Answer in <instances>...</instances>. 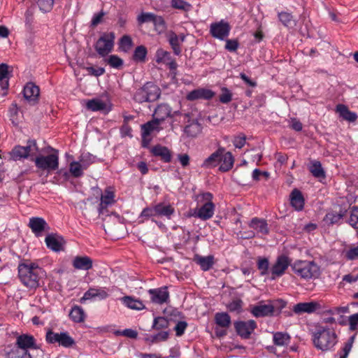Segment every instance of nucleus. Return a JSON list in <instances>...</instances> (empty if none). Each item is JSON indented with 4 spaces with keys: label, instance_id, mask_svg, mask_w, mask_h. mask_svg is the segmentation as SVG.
I'll use <instances>...</instances> for the list:
<instances>
[{
    "label": "nucleus",
    "instance_id": "nucleus-1",
    "mask_svg": "<svg viewBox=\"0 0 358 358\" xmlns=\"http://www.w3.org/2000/svg\"><path fill=\"white\" fill-rule=\"evenodd\" d=\"M42 273V268L36 263L29 260H25L18 265L20 280L24 286L30 289H36L39 286L40 275Z\"/></svg>",
    "mask_w": 358,
    "mask_h": 358
},
{
    "label": "nucleus",
    "instance_id": "nucleus-2",
    "mask_svg": "<svg viewBox=\"0 0 358 358\" xmlns=\"http://www.w3.org/2000/svg\"><path fill=\"white\" fill-rule=\"evenodd\" d=\"M313 342L317 349L329 351L337 343V336L333 329L318 326L313 334Z\"/></svg>",
    "mask_w": 358,
    "mask_h": 358
},
{
    "label": "nucleus",
    "instance_id": "nucleus-3",
    "mask_svg": "<svg viewBox=\"0 0 358 358\" xmlns=\"http://www.w3.org/2000/svg\"><path fill=\"white\" fill-rule=\"evenodd\" d=\"M38 348L33 336L22 334L17 337L16 346L7 352L8 358H32L29 350Z\"/></svg>",
    "mask_w": 358,
    "mask_h": 358
},
{
    "label": "nucleus",
    "instance_id": "nucleus-4",
    "mask_svg": "<svg viewBox=\"0 0 358 358\" xmlns=\"http://www.w3.org/2000/svg\"><path fill=\"white\" fill-rule=\"evenodd\" d=\"M294 273L304 280L315 279L320 275V266L313 261H296L292 266Z\"/></svg>",
    "mask_w": 358,
    "mask_h": 358
},
{
    "label": "nucleus",
    "instance_id": "nucleus-5",
    "mask_svg": "<svg viewBox=\"0 0 358 358\" xmlns=\"http://www.w3.org/2000/svg\"><path fill=\"white\" fill-rule=\"evenodd\" d=\"M160 95V88L152 82H147L135 92L133 98L136 102L142 103L154 102L159 99Z\"/></svg>",
    "mask_w": 358,
    "mask_h": 358
},
{
    "label": "nucleus",
    "instance_id": "nucleus-6",
    "mask_svg": "<svg viewBox=\"0 0 358 358\" xmlns=\"http://www.w3.org/2000/svg\"><path fill=\"white\" fill-rule=\"evenodd\" d=\"M49 149L52 152L47 156L39 155L34 159L31 158L34 161L36 166L42 171L51 172L55 171L59 167V153L58 150L50 147Z\"/></svg>",
    "mask_w": 358,
    "mask_h": 358
},
{
    "label": "nucleus",
    "instance_id": "nucleus-7",
    "mask_svg": "<svg viewBox=\"0 0 358 358\" xmlns=\"http://www.w3.org/2000/svg\"><path fill=\"white\" fill-rule=\"evenodd\" d=\"M201 197L204 203L201 207L194 209L192 215L201 220H207L214 215L215 205L212 201L213 194L210 192H206L202 194Z\"/></svg>",
    "mask_w": 358,
    "mask_h": 358
},
{
    "label": "nucleus",
    "instance_id": "nucleus-8",
    "mask_svg": "<svg viewBox=\"0 0 358 358\" xmlns=\"http://www.w3.org/2000/svg\"><path fill=\"white\" fill-rule=\"evenodd\" d=\"M38 151L36 141L29 140L25 146L16 145L10 152L11 158L15 160H21L35 155Z\"/></svg>",
    "mask_w": 358,
    "mask_h": 358
},
{
    "label": "nucleus",
    "instance_id": "nucleus-9",
    "mask_svg": "<svg viewBox=\"0 0 358 358\" xmlns=\"http://www.w3.org/2000/svg\"><path fill=\"white\" fill-rule=\"evenodd\" d=\"M115 38L113 32L102 34L95 44V50L100 56L104 57L113 50Z\"/></svg>",
    "mask_w": 358,
    "mask_h": 358
},
{
    "label": "nucleus",
    "instance_id": "nucleus-10",
    "mask_svg": "<svg viewBox=\"0 0 358 358\" xmlns=\"http://www.w3.org/2000/svg\"><path fill=\"white\" fill-rule=\"evenodd\" d=\"M45 339L48 343H58L64 348H70L75 344V341L67 332L55 333L52 330L48 331Z\"/></svg>",
    "mask_w": 358,
    "mask_h": 358
},
{
    "label": "nucleus",
    "instance_id": "nucleus-11",
    "mask_svg": "<svg viewBox=\"0 0 358 358\" xmlns=\"http://www.w3.org/2000/svg\"><path fill=\"white\" fill-rule=\"evenodd\" d=\"M234 325L237 334L244 339L249 338L252 333L257 328V323L253 320L236 321Z\"/></svg>",
    "mask_w": 358,
    "mask_h": 358
},
{
    "label": "nucleus",
    "instance_id": "nucleus-12",
    "mask_svg": "<svg viewBox=\"0 0 358 358\" xmlns=\"http://www.w3.org/2000/svg\"><path fill=\"white\" fill-rule=\"evenodd\" d=\"M231 27L229 24L222 20L218 22H214L210 24V32L211 35L220 40H224L227 38L230 32Z\"/></svg>",
    "mask_w": 358,
    "mask_h": 358
},
{
    "label": "nucleus",
    "instance_id": "nucleus-13",
    "mask_svg": "<svg viewBox=\"0 0 358 358\" xmlns=\"http://www.w3.org/2000/svg\"><path fill=\"white\" fill-rule=\"evenodd\" d=\"M289 264V258L287 256H279L271 268V273L272 275L271 279L274 280L277 277L282 276L288 268Z\"/></svg>",
    "mask_w": 358,
    "mask_h": 358
},
{
    "label": "nucleus",
    "instance_id": "nucleus-14",
    "mask_svg": "<svg viewBox=\"0 0 358 358\" xmlns=\"http://www.w3.org/2000/svg\"><path fill=\"white\" fill-rule=\"evenodd\" d=\"M166 38L173 53L176 55H180L182 51L181 45L185 41V36L183 34L177 35L174 31H169L166 33Z\"/></svg>",
    "mask_w": 358,
    "mask_h": 358
},
{
    "label": "nucleus",
    "instance_id": "nucleus-15",
    "mask_svg": "<svg viewBox=\"0 0 358 358\" xmlns=\"http://www.w3.org/2000/svg\"><path fill=\"white\" fill-rule=\"evenodd\" d=\"M108 294L106 288L104 287H90L87 292H85L80 298V303H84L87 300L98 299L99 300H103L108 297Z\"/></svg>",
    "mask_w": 358,
    "mask_h": 358
},
{
    "label": "nucleus",
    "instance_id": "nucleus-16",
    "mask_svg": "<svg viewBox=\"0 0 358 358\" xmlns=\"http://www.w3.org/2000/svg\"><path fill=\"white\" fill-rule=\"evenodd\" d=\"M150 294V299L152 303L163 304L166 303L169 299V293L166 287H162L157 289H152L148 291Z\"/></svg>",
    "mask_w": 358,
    "mask_h": 358
},
{
    "label": "nucleus",
    "instance_id": "nucleus-17",
    "mask_svg": "<svg viewBox=\"0 0 358 358\" xmlns=\"http://www.w3.org/2000/svg\"><path fill=\"white\" fill-rule=\"evenodd\" d=\"M348 212L346 207H339V210H330L327 212L324 217V222L328 225H333L338 223V222L343 219Z\"/></svg>",
    "mask_w": 358,
    "mask_h": 358
},
{
    "label": "nucleus",
    "instance_id": "nucleus-18",
    "mask_svg": "<svg viewBox=\"0 0 358 358\" xmlns=\"http://www.w3.org/2000/svg\"><path fill=\"white\" fill-rule=\"evenodd\" d=\"M115 202V192L112 187H108L106 188L103 194L101 196V202L98 209L99 214H103V210H106L108 206L114 204Z\"/></svg>",
    "mask_w": 358,
    "mask_h": 358
},
{
    "label": "nucleus",
    "instance_id": "nucleus-19",
    "mask_svg": "<svg viewBox=\"0 0 358 358\" xmlns=\"http://www.w3.org/2000/svg\"><path fill=\"white\" fill-rule=\"evenodd\" d=\"M320 308V304L315 301L298 303L293 306L292 310L296 315L303 313L310 314Z\"/></svg>",
    "mask_w": 358,
    "mask_h": 358
},
{
    "label": "nucleus",
    "instance_id": "nucleus-20",
    "mask_svg": "<svg viewBox=\"0 0 358 358\" xmlns=\"http://www.w3.org/2000/svg\"><path fill=\"white\" fill-rule=\"evenodd\" d=\"M274 306L271 303L260 302L258 305L252 308L251 313L256 317L271 316L274 313Z\"/></svg>",
    "mask_w": 358,
    "mask_h": 358
},
{
    "label": "nucleus",
    "instance_id": "nucleus-21",
    "mask_svg": "<svg viewBox=\"0 0 358 358\" xmlns=\"http://www.w3.org/2000/svg\"><path fill=\"white\" fill-rule=\"evenodd\" d=\"M225 152V148L222 147L218 148V149L212 153L208 158H206L201 167L204 169H210L217 166V165L221 162V155Z\"/></svg>",
    "mask_w": 358,
    "mask_h": 358
},
{
    "label": "nucleus",
    "instance_id": "nucleus-22",
    "mask_svg": "<svg viewBox=\"0 0 358 358\" xmlns=\"http://www.w3.org/2000/svg\"><path fill=\"white\" fill-rule=\"evenodd\" d=\"M215 96V92L208 89L199 88L191 91L187 96V99L189 101L196 99H211Z\"/></svg>",
    "mask_w": 358,
    "mask_h": 358
},
{
    "label": "nucleus",
    "instance_id": "nucleus-23",
    "mask_svg": "<svg viewBox=\"0 0 358 358\" xmlns=\"http://www.w3.org/2000/svg\"><path fill=\"white\" fill-rule=\"evenodd\" d=\"M47 247L55 252L63 250L64 241L60 236L54 234H48L45 239Z\"/></svg>",
    "mask_w": 358,
    "mask_h": 358
},
{
    "label": "nucleus",
    "instance_id": "nucleus-24",
    "mask_svg": "<svg viewBox=\"0 0 358 358\" xmlns=\"http://www.w3.org/2000/svg\"><path fill=\"white\" fill-rule=\"evenodd\" d=\"M92 260L87 256H77L73 262V266L78 270L88 271L92 268Z\"/></svg>",
    "mask_w": 358,
    "mask_h": 358
},
{
    "label": "nucleus",
    "instance_id": "nucleus-25",
    "mask_svg": "<svg viewBox=\"0 0 358 358\" xmlns=\"http://www.w3.org/2000/svg\"><path fill=\"white\" fill-rule=\"evenodd\" d=\"M151 152L154 156L159 157L166 163L171 161L172 154L167 147L157 145L152 148Z\"/></svg>",
    "mask_w": 358,
    "mask_h": 358
},
{
    "label": "nucleus",
    "instance_id": "nucleus-26",
    "mask_svg": "<svg viewBox=\"0 0 358 358\" xmlns=\"http://www.w3.org/2000/svg\"><path fill=\"white\" fill-rule=\"evenodd\" d=\"M40 90L38 86L32 83H27L24 87L23 94L24 97L29 101L34 103L38 99Z\"/></svg>",
    "mask_w": 358,
    "mask_h": 358
},
{
    "label": "nucleus",
    "instance_id": "nucleus-27",
    "mask_svg": "<svg viewBox=\"0 0 358 358\" xmlns=\"http://www.w3.org/2000/svg\"><path fill=\"white\" fill-rule=\"evenodd\" d=\"M29 227L36 236H40L48 227V224L42 217H31L29 220Z\"/></svg>",
    "mask_w": 358,
    "mask_h": 358
},
{
    "label": "nucleus",
    "instance_id": "nucleus-28",
    "mask_svg": "<svg viewBox=\"0 0 358 358\" xmlns=\"http://www.w3.org/2000/svg\"><path fill=\"white\" fill-rule=\"evenodd\" d=\"M171 115V108L168 104H159L155 110V120L159 122H163L166 118Z\"/></svg>",
    "mask_w": 358,
    "mask_h": 358
},
{
    "label": "nucleus",
    "instance_id": "nucleus-29",
    "mask_svg": "<svg viewBox=\"0 0 358 358\" xmlns=\"http://www.w3.org/2000/svg\"><path fill=\"white\" fill-rule=\"evenodd\" d=\"M290 203L292 206L298 211L301 210L304 206V199L301 192L294 189L290 194Z\"/></svg>",
    "mask_w": 358,
    "mask_h": 358
},
{
    "label": "nucleus",
    "instance_id": "nucleus-30",
    "mask_svg": "<svg viewBox=\"0 0 358 358\" xmlns=\"http://www.w3.org/2000/svg\"><path fill=\"white\" fill-rule=\"evenodd\" d=\"M249 226L256 230L258 233H261L262 234H268L269 230L268 224L266 220L264 219L254 217L251 220Z\"/></svg>",
    "mask_w": 358,
    "mask_h": 358
},
{
    "label": "nucleus",
    "instance_id": "nucleus-31",
    "mask_svg": "<svg viewBox=\"0 0 358 358\" xmlns=\"http://www.w3.org/2000/svg\"><path fill=\"white\" fill-rule=\"evenodd\" d=\"M194 260L204 271L210 270L215 263L214 257L213 255L203 257L196 255H195Z\"/></svg>",
    "mask_w": 358,
    "mask_h": 358
},
{
    "label": "nucleus",
    "instance_id": "nucleus-32",
    "mask_svg": "<svg viewBox=\"0 0 358 358\" xmlns=\"http://www.w3.org/2000/svg\"><path fill=\"white\" fill-rule=\"evenodd\" d=\"M70 319L76 323L83 322L85 320V313L81 306H73L69 314Z\"/></svg>",
    "mask_w": 358,
    "mask_h": 358
},
{
    "label": "nucleus",
    "instance_id": "nucleus-33",
    "mask_svg": "<svg viewBox=\"0 0 358 358\" xmlns=\"http://www.w3.org/2000/svg\"><path fill=\"white\" fill-rule=\"evenodd\" d=\"M155 211L157 216H164L170 219L175 210L170 204L159 203L155 206Z\"/></svg>",
    "mask_w": 358,
    "mask_h": 358
},
{
    "label": "nucleus",
    "instance_id": "nucleus-34",
    "mask_svg": "<svg viewBox=\"0 0 358 358\" xmlns=\"http://www.w3.org/2000/svg\"><path fill=\"white\" fill-rule=\"evenodd\" d=\"M234 157L230 152H224L221 155V165L220 166V171L226 172L232 169L234 165Z\"/></svg>",
    "mask_w": 358,
    "mask_h": 358
},
{
    "label": "nucleus",
    "instance_id": "nucleus-35",
    "mask_svg": "<svg viewBox=\"0 0 358 358\" xmlns=\"http://www.w3.org/2000/svg\"><path fill=\"white\" fill-rule=\"evenodd\" d=\"M215 322L217 327L227 329L231 323V317L227 313H217L215 315Z\"/></svg>",
    "mask_w": 358,
    "mask_h": 358
},
{
    "label": "nucleus",
    "instance_id": "nucleus-36",
    "mask_svg": "<svg viewBox=\"0 0 358 358\" xmlns=\"http://www.w3.org/2000/svg\"><path fill=\"white\" fill-rule=\"evenodd\" d=\"M121 300L130 309L141 310L145 308V306L141 301L136 299L132 296H126L122 297Z\"/></svg>",
    "mask_w": 358,
    "mask_h": 358
},
{
    "label": "nucleus",
    "instance_id": "nucleus-37",
    "mask_svg": "<svg viewBox=\"0 0 358 358\" xmlns=\"http://www.w3.org/2000/svg\"><path fill=\"white\" fill-rule=\"evenodd\" d=\"M336 112L339 113L343 119L349 122H355L357 118V114L349 110L348 107L343 104H338L336 106Z\"/></svg>",
    "mask_w": 358,
    "mask_h": 358
},
{
    "label": "nucleus",
    "instance_id": "nucleus-38",
    "mask_svg": "<svg viewBox=\"0 0 358 358\" xmlns=\"http://www.w3.org/2000/svg\"><path fill=\"white\" fill-rule=\"evenodd\" d=\"M273 341L275 345L285 347L289 343L290 336L287 333L278 331L273 334Z\"/></svg>",
    "mask_w": 358,
    "mask_h": 358
},
{
    "label": "nucleus",
    "instance_id": "nucleus-39",
    "mask_svg": "<svg viewBox=\"0 0 358 358\" xmlns=\"http://www.w3.org/2000/svg\"><path fill=\"white\" fill-rule=\"evenodd\" d=\"M309 171L312 175L317 178H325V172L320 162L312 161L309 166Z\"/></svg>",
    "mask_w": 358,
    "mask_h": 358
},
{
    "label": "nucleus",
    "instance_id": "nucleus-40",
    "mask_svg": "<svg viewBox=\"0 0 358 358\" xmlns=\"http://www.w3.org/2000/svg\"><path fill=\"white\" fill-rule=\"evenodd\" d=\"M160 122L156 120L148 122L141 126L142 138H145L155 130H158Z\"/></svg>",
    "mask_w": 358,
    "mask_h": 358
},
{
    "label": "nucleus",
    "instance_id": "nucleus-41",
    "mask_svg": "<svg viewBox=\"0 0 358 358\" xmlns=\"http://www.w3.org/2000/svg\"><path fill=\"white\" fill-rule=\"evenodd\" d=\"M278 18L282 24L287 28H294L296 25V21L293 18V16L289 13H279Z\"/></svg>",
    "mask_w": 358,
    "mask_h": 358
},
{
    "label": "nucleus",
    "instance_id": "nucleus-42",
    "mask_svg": "<svg viewBox=\"0 0 358 358\" xmlns=\"http://www.w3.org/2000/svg\"><path fill=\"white\" fill-rule=\"evenodd\" d=\"M86 107L92 111H101L106 108V104L99 99H93L87 101Z\"/></svg>",
    "mask_w": 358,
    "mask_h": 358
},
{
    "label": "nucleus",
    "instance_id": "nucleus-43",
    "mask_svg": "<svg viewBox=\"0 0 358 358\" xmlns=\"http://www.w3.org/2000/svg\"><path fill=\"white\" fill-rule=\"evenodd\" d=\"M169 320L164 317H157L154 319L152 329L156 331L169 330Z\"/></svg>",
    "mask_w": 358,
    "mask_h": 358
},
{
    "label": "nucleus",
    "instance_id": "nucleus-44",
    "mask_svg": "<svg viewBox=\"0 0 358 358\" xmlns=\"http://www.w3.org/2000/svg\"><path fill=\"white\" fill-rule=\"evenodd\" d=\"M134 43L129 35L122 36L119 41V48L121 51L127 52L132 48Z\"/></svg>",
    "mask_w": 358,
    "mask_h": 358
},
{
    "label": "nucleus",
    "instance_id": "nucleus-45",
    "mask_svg": "<svg viewBox=\"0 0 358 358\" xmlns=\"http://www.w3.org/2000/svg\"><path fill=\"white\" fill-rule=\"evenodd\" d=\"M201 131V124L197 122H192L185 127V134L191 137L196 136Z\"/></svg>",
    "mask_w": 358,
    "mask_h": 358
},
{
    "label": "nucleus",
    "instance_id": "nucleus-46",
    "mask_svg": "<svg viewBox=\"0 0 358 358\" xmlns=\"http://www.w3.org/2000/svg\"><path fill=\"white\" fill-rule=\"evenodd\" d=\"M347 222L354 229H358V206H353L350 208V217Z\"/></svg>",
    "mask_w": 358,
    "mask_h": 358
},
{
    "label": "nucleus",
    "instance_id": "nucleus-47",
    "mask_svg": "<svg viewBox=\"0 0 358 358\" xmlns=\"http://www.w3.org/2000/svg\"><path fill=\"white\" fill-rule=\"evenodd\" d=\"M84 168L79 161H73L70 163L69 171L71 174L75 178H79L83 175Z\"/></svg>",
    "mask_w": 358,
    "mask_h": 358
},
{
    "label": "nucleus",
    "instance_id": "nucleus-48",
    "mask_svg": "<svg viewBox=\"0 0 358 358\" xmlns=\"http://www.w3.org/2000/svg\"><path fill=\"white\" fill-rule=\"evenodd\" d=\"M95 162V157L89 152H83L80 155L79 162L82 164L84 169H87L91 164Z\"/></svg>",
    "mask_w": 358,
    "mask_h": 358
},
{
    "label": "nucleus",
    "instance_id": "nucleus-49",
    "mask_svg": "<svg viewBox=\"0 0 358 358\" xmlns=\"http://www.w3.org/2000/svg\"><path fill=\"white\" fill-rule=\"evenodd\" d=\"M171 53L162 48H159L157 50L155 54V61L157 64L164 63L166 64L168 61L171 60Z\"/></svg>",
    "mask_w": 358,
    "mask_h": 358
},
{
    "label": "nucleus",
    "instance_id": "nucleus-50",
    "mask_svg": "<svg viewBox=\"0 0 358 358\" xmlns=\"http://www.w3.org/2000/svg\"><path fill=\"white\" fill-rule=\"evenodd\" d=\"M148 51L144 45L137 46L134 52L133 59L136 62H145Z\"/></svg>",
    "mask_w": 358,
    "mask_h": 358
},
{
    "label": "nucleus",
    "instance_id": "nucleus-51",
    "mask_svg": "<svg viewBox=\"0 0 358 358\" xmlns=\"http://www.w3.org/2000/svg\"><path fill=\"white\" fill-rule=\"evenodd\" d=\"M171 6L174 9L189 11L192 8V5L185 0H171Z\"/></svg>",
    "mask_w": 358,
    "mask_h": 358
},
{
    "label": "nucleus",
    "instance_id": "nucleus-52",
    "mask_svg": "<svg viewBox=\"0 0 358 358\" xmlns=\"http://www.w3.org/2000/svg\"><path fill=\"white\" fill-rule=\"evenodd\" d=\"M169 336V330H159L157 334L150 336V341L152 343L165 341L168 339Z\"/></svg>",
    "mask_w": 358,
    "mask_h": 358
},
{
    "label": "nucleus",
    "instance_id": "nucleus-53",
    "mask_svg": "<svg viewBox=\"0 0 358 358\" xmlns=\"http://www.w3.org/2000/svg\"><path fill=\"white\" fill-rule=\"evenodd\" d=\"M257 268L260 271L262 275H265L268 273L269 262L267 258L259 257L257 262Z\"/></svg>",
    "mask_w": 358,
    "mask_h": 358
},
{
    "label": "nucleus",
    "instance_id": "nucleus-54",
    "mask_svg": "<svg viewBox=\"0 0 358 358\" xmlns=\"http://www.w3.org/2000/svg\"><path fill=\"white\" fill-rule=\"evenodd\" d=\"M10 120L14 125H17L19 123L18 113L19 109L16 103H12L9 108Z\"/></svg>",
    "mask_w": 358,
    "mask_h": 358
},
{
    "label": "nucleus",
    "instance_id": "nucleus-55",
    "mask_svg": "<svg viewBox=\"0 0 358 358\" xmlns=\"http://www.w3.org/2000/svg\"><path fill=\"white\" fill-rule=\"evenodd\" d=\"M106 62L108 64L115 69H120L123 65V60L115 55H110Z\"/></svg>",
    "mask_w": 358,
    "mask_h": 358
},
{
    "label": "nucleus",
    "instance_id": "nucleus-56",
    "mask_svg": "<svg viewBox=\"0 0 358 358\" xmlns=\"http://www.w3.org/2000/svg\"><path fill=\"white\" fill-rule=\"evenodd\" d=\"M155 14L152 13H141L140 15L137 17V22L138 24L141 25L146 22H152Z\"/></svg>",
    "mask_w": 358,
    "mask_h": 358
},
{
    "label": "nucleus",
    "instance_id": "nucleus-57",
    "mask_svg": "<svg viewBox=\"0 0 358 358\" xmlns=\"http://www.w3.org/2000/svg\"><path fill=\"white\" fill-rule=\"evenodd\" d=\"M355 336H351L347 342L345 343L344 347L342 349V354L340 358H347L350 352L352 350V344L354 343Z\"/></svg>",
    "mask_w": 358,
    "mask_h": 358
},
{
    "label": "nucleus",
    "instance_id": "nucleus-58",
    "mask_svg": "<svg viewBox=\"0 0 358 358\" xmlns=\"http://www.w3.org/2000/svg\"><path fill=\"white\" fill-rule=\"evenodd\" d=\"M222 94L220 96V101L222 103H228L232 100V93L227 87H222Z\"/></svg>",
    "mask_w": 358,
    "mask_h": 358
},
{
    "label": "nucleus",
    "instance_id": "nucleus-59",
    "mask_svg": "<svg viewBox=\"0 0 358 358\" xmlns=\"http://www.w3.org/2000/svg\"><path fill=\"white\" fill-rule=\"evenodd\" d=\"M345 257L348 260H355L358 259V244L356 246H352L345 251Z\"/></svg>",
    "mask_w": 358,
    "mask_h": 358
},
{
    "label": "nucleus",
    "instance_id": "nucleus-60",
    "mask_svg": "<svg viewBox=\"0 0 358 358\" xmlns=\"http://www.w3.org/2000/svg\"><path fill=\"white\" fill-rule=\"evenodd\" d=\"M154 216H157L155 211V206L152 208H145L142 210L139 216V219H142L140 222H143L144 220H148Z\"/></svg>",
    "mask_w": 358,
    "mask_h": 358
},
{
    "label": "nucleus",
    "instance_id": "nucleus-61",
    "mask_svg": "<svg viewBox=\"0 0 358 358\" xmlns=\"http://www.w3.org/2000/svg\"><path fill=\"white\" fill-rule=\"evenodd\" d=\"M152 23L154 24L156 29L159 31H162L166 29V22L162 16L155 15Z\"/></svg>",
    "mask_w": 358,
    "mask_h": 358
},
{
    "label": "nucleus",
    "instance_id": "nucleus-62",
    "mask_svg": "<svg viewBox=\"0 0 358 358\" xmlns=\"http://www.w3.org/2000/svg\"><path fill=\"white\" fill-rule=\"evenodd\" d=\"M246 142V136L243 134H240L237 136L234 137L233 140L234 145L237 148H242Z\"/></svg>",
    "mask_w": 358,
    "mask_h": 358
},
{
    "label": "nucleus",
    "instance_id": "nucleus-63",
    "mask_svg": "<svg viewBox=\"0 0 358 358\" xmlns=\"http://www.w3.org/2000/svg\"><path fill=\"white\" fill-rule=\"evenodd\" d=\"M239 43L236 39H227L226 41L225 49L229 52H235L238 48Z\"/></svg>",
    "mask_w": 358,
    "mask_h": 358
},
{
    "label": "nucleus",
    "instance_id": "nucleus-64",
    "mask_svg": "<svg viewBox=\"0 0 358 358\" xmlns=\"http://www.w3.org/2000/svg\"><path fill=\"white\" fill-rule=\"evenodd\" d=\"M187 327V323L185 321L178 322L174 327V330L176 331V334L177 336H181L186 328Z\"/></svg>",
    "mask_w": 358,
    "mask_h": 358
}]
</instances>
